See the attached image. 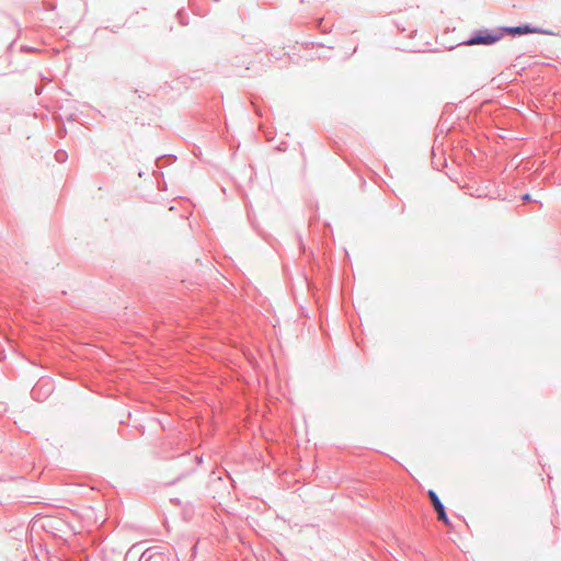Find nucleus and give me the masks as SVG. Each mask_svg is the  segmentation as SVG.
I'll use <instances>...</instances> for the list:
<instances>
[{"label": "nucleus", "mask_w": 561, "mask_h": 561, "mask_svg": "<svg viewBox=\"0 0 561 561\" xmlns=\"http://www.w3.org/2000/svg\"><path fill=\"white\" fill-rule=\"evenodd\" d=\"M501 38L499 35H493L488 32H483L481 34H478L470 39H468L466 43L467 45H491L497 42Z\"/></svg>", "instance_id": "20e7f679"}, {"label": "nucleus", "mask_w": 561, "mask_h": 561, "mask_svg": "<svg viewBox=\"0 0 561 561\" xmlns=\"http://www.w3.org/2000/svg\"><path fill=\"white\" fill-rule=\"evenodd\" d=\"M180 461L184 465L187 466L186 470L179 476L178 480L182 479L183 477L192 473L193 471L196 470V467L199 466L203 461V457L202 456H191L190 453H183L181 456H180Z\"/></svg>", "instance_id": "7ed1b4c3"}, {"label": "nucleus", "mask_w": 561, "mask_h": 561, "mask_svg": "<svg viewBox=\"0 0 561 561\" xmlns=\"http://www.w3.org/2000/svg\"><path fill=\"white\" fill-rule=\"evenodd\" d=\"M523 199H524V201H529V199H530L529 194H525V195L523 196Z\"/></svg>", "instance_id": "0eeeda50"}, {"label": "nucleus", "mask_w": 561, "mask_h": 561, "mask_svg": "<svg viewBox=\"0 0 561 561\" xmlns=\"http://www.w3.org/2000/svg\"><path fill=\"white\" fill-rule=\"evenodd\" d=\"M505 32L512 36L523 35L528 33H542V31L538 27H530L528 25L525 26H516V27H506Z\"/></svg>", "instance_id": "39448f33"}, {"label": "nucleus", "mask_w": 561, "mask_h": 561, "mask_svg": "<svg viewBox=\"0 0 561 561\" xmlns=\"http://www.w3.org/2000/svg\"><path fill=\"white\" fill-rule=\"evenodd\" d=\"M150 551L151 549H147L142 556H141V560H145V561H163L161 556H153V554H150Z\"/></svg>", "instance_id": "423d86ee"}, {"label": "nucleus", "mask_w": 561, "mask_h": 561, "mask_svg": "<svg viewBox=\"0 0 561 561\" xmlns=\"http://www.w3.org/2000/svg\"><path fill=\"white\" fill-rule=\"evenodd\" d=\"M319 325H320V329H322V330H323V323H322V322H320V323H319Z\"/></svg>", "instance_id": "6e6552de"}, {"label": "nucleus", "mask_w": 561, "mask_h": 561, "mask_svg": "<svg viewBox=\"0 0 561 561\" xmlns=\"http://www.w3.org/2000/svg\"><path fill=\"white\" fill-rule=\"evenodd\" d=\"M54 390V386L51 380L49 379H39L31 391V396L34 400L43 401L45 400Z\"/></svg>", "instance_id": "f257e3e1"}, {"label": "nucleus", "mask_w": 561, "mask_h": 561, "mask_svg": "<svg viewBox=\"0 0 561 561\" xmlns=\"http://www.w3.org/2000/svg\"><path fill=\"white\" fill-rule=\"evenodd\" d=\"M427 495H428V499H430V501H431L435 512L437 513L438 520H440L446 526H449L450 525V520H449V518L447 516L445 506L442 503V501L439 500V497L436 494V492L434 490H428L427 491Z\"/></svg>", "instance_id": "f03ea898"}]
</instances>
